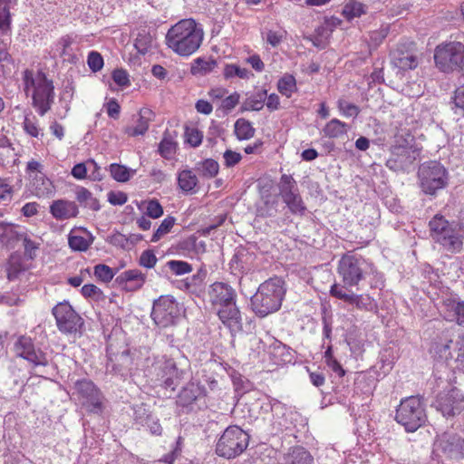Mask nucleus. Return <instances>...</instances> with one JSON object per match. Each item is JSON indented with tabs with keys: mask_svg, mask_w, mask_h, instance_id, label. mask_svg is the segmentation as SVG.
Returning a JSON list of instances; mask_svg holds the SVG:
<instances>
[{
	"mask_svg": "<svg viewBox=\"0 0 464 464\" xmlns=\"http://www.w3.org/2000/svg\"><path fill=\"white\" fill-rule=\"evenodd\" d=\"M180 315L179 304L170 295H161L154 301L151 318L160 328H167L176 324Z\"/></svg>",
	"mask_w": 464,
	"mask_h": 464,
	"instance_id": "nucleus-10",
	"label": "nucleus"
},
{
	"mask_svg": "<svg viewBox=\"0 0 464 464\" xmlns=\"http://www.w3.org/2000/svg\"><path fill=\"white\" fill-rule=\"evenodd\" d=\"M93 269L94 276L103 283L111 282L115 275L112 268L104 264L96 265Z\"/></svg>",
	"mask_w": 464,
	"mask_h": 464,
	"instance_id": "nucleus-45",
	"label": "nucleus"
},
{
	"mask_svg": "<svg viewBox=\"0 0 464 464\" xmlns=\"http://www.w3.org/2000/svg\"><path fill=\"white\" fill-rule=\"evenodd\" d=\"M437 408L444 416L459 414L464 410V394L457 387L441 392L437 398Z\"/></svg>",
	"mask_w": 464,
	"mask_h": 464,
	"instance_id": "nucleus-19",
	"label": "nucleus"
},
{
	"mask_svg": "<svg viewBox=\"0 0 464 464\" xmlns=\"http://www.w3.org/2000/svg\"><path fill=\"white\" fill-rule=\"evenodd\" d=\"M115 282L125 291L140 290L146 282V275L139 269H129L119 275Z\"/></svg>",
	"mask_w": 464,
	"mask_h": 464,
	"instance_id": "nucleus-21",
	"label": "nucleus"
},
{
	"mask_svg": "<svg viewBox=\"0 0 464 464\" xmlns=\"http://www.w3.org/2000/svg\"><path fill=\"white\" fill-rule=\"evenodd\" d=\"M146 214L151 218H158L163 215V208L157 199H150L147 203Z\"/></svg>",
	"mask_w": 464,
	"mask_h": 464,
	"instance_id": "nucleus-55",
	"label": "nucleus"
},
{
	"mask_svg": "<svg viewBox=\"0 0 464 464\" xmlns=\"http://www.w3.org/2000/svg\"><path fill=\"white\" fill-rule=\"evenodd\" d=\"M235 134L240 140H249L255 135V129L250 121L240 118L235 122Z\"/></svg>",
	"mask_w": 464,
	"mask_h": 464,
	"instance_id": "nucleus-37",
	"label": "nucleus"
},
{
	"mask_svg": "<svg viewBox=\"0 0 464 464\" xmlns=\"http://www.w3.org/2000/svg\"><path fill=\"white\" fill-rule=\"evenodd\" d=\"M284 464H314V458L304 447L295 446L283 457Z\"/></svg>",
	"mask_w": 464,
	"mask_h": 464,
	"instance_id": "nucleus-26",
	"label": "nucleus"
},
{
	"mask_svg": "<svg viewBox=\"0 0 464 464\" xmlns=\"http://www.w3.org/2000/svg\"><path fill=\"white\" fill-rule=\"evenodd\" d=\"M249 435L240 427L232 425L227 427L220 436L217 445L216 453L227 459L239 456L247 448Z\"/></svg>",
	"mask_w": 464,
	"mask_h": 464,
	"instance_id": "nucleus-7",
	"label": "nucleus"
},
{
	"mask_svg": "<svg viewBox=\"0 0 464 464\" xmlns=\"http://www.w3.org/2000/svg\"><path fill=\"white\" fill-rule=\"evenodd\" d=\"M23 124L24 130L28 135L34 138L39 136L40 129L38 127V121L35 116H32L31 114L25 115Z\"/></svg>",
	"mask_w": 464,
	"mask_h": 464,
	"instance_id": "nucleus-47",
	"label": "nucleus"
},
{
	"mask_svg": "<svg viewBox=\"0 0 464 464\" xmlns=\"http://www.w3.org/2000/svg\"><path fill=\"white\" fill-rule=\"evenodd\" d=\"M32 186L38 198L49 197L53 192V183L44 174H35L32 179Z\"/></svg>",
	"mask_w": 464,
	"mask_h": 464,
	"instance_id": "nucleus-28",
	"label": "nucleus"
},
{
	"mask_svg": "<svg viewBox=\"0 0 464 464\" xmlns=\"http://www.w3.org/2000/svg\"><path fill=\"white\" fill-rule=\"evenodd\" d=\"M223 75L226 79L238 77L240 79H248L252 73L246 68H241L236 64H226Z\"/></svg>",
	"mask_w": 464,
	"mask_h": 464,
	"instance_id": "nucleus-42",
	"label": "nucleus"
},
{
	"mask_svg": "<svg viewBox=\"0 0 464 464\" xmlns=\"http://www.w3.org/2000/svg\"><path fill=\"white\" fill-rule=\"evenodd\" d=\"M266 100V90H261L248 97L242 105V111H260Z\"/></svg>",
	"mask_w": 464,
	"mask_h": 464,
	"instance_id": "nucleus-35",
	"label": "nucleus"
},
{
	"mask_svg": "<svg viewBox=\"0 0 464 464\" xmlns=\"http://www.w3.org/2000/svg\"><path fill=\"white\" fill-rule=\"evenodd\" d=\"M110 172L111 177L119 182H126L130 179L129 169L122 165L111 164L110 166Z\"/></svg>",
	"mask_w": 464,
	"mask_h": 464,
	"instance_id": "nucleus-49",
	"label": "nucleus"
},
{
	"mask_svg": "<svg viewBox=\"0 0 464 464\" xmlns=\"http://www.w3.org/2000/svg\"><path fill=\"white\" fill-rule=\"evenodd\" d=\"M195 169L202 177L211 179L218 173L219 165L216 160L207 159L198 162Z\"/></svg>",
	"mask_w": 464,
	"mask_h": 464,
	"instance_id": "nucleus-36",
	"label": "nucleus"
},
{
	"mask_svg": "<svg viewBox=\"0 0 464 464\" xmlns=\"http://www.w3.org/2000/svg\"><path fill=\"white\" fill-rule=\"evenodd\" d=\"M158 259L152 250H145L141 253L139 260L140 266L145 268H152L155 266Z\"/></svg>",
	"mask_w": 464,
	"mask_h": 464,
	"instance_id": "nucleus-54",
	"label": "nucleus"
},
{
	"mask_svg": "<svg viewBox=\"0 0 464 464\" xmlns=\"http://www.w3.org/2000/svg\"><path fill=\"white\" fill-rule=\"evenodd\" d=\"M218 63L215 59L205 60L203 58H197L191 66V72L193 74H207L213 71Z\"/></svg>",
	"mask_w": 464,
	"mask_h": 464,
	"instance_id": "nucleus-39",
	"label": "nucleus"
},
{
	"mask_svg": "<svg viewBox=\"0 0 464 464\" xmlns=\"http://www.w3.org/2000/svg\"><path fill=\"white\" fill-rule=\"evenodd\" d=\"M402 140L396 137L395 143L391 148V156L386 161V167L393 171H400L409 167L416 160L417 151L411 142L413 137Z\"/></svg>",
	"mask_w": 464,
	"mask_h": 464,
	"instance_id": "nucleus-12",
	"label": "nucleus"
},
{
	"mask_svg": "<svg viewBox=\"0 0 464 464\" xmlns=\"http://www.w3.org/2000/svg\"><path fill=\"white\" fill-rule=\"evenodd\" d=\"M153 120L154 112L149 108H142L140 110L136 125L126 127L124 132L131 137L144 135Z\"/></svg>",
	"mask_w": 464,
	"mask_h": 464,
	"instance_id": "nucleus-24",
	"label": "nucleus"
},
{
	"mask_svg": "<svg viewBox=\"0 0 464 464\" xmlns=\"http://www.w3.org/2000/svg\"><path fill=\"white\" fill-rule=\"evenodd\" d=\"M209 300L213 305L220 307L236 302V292L227 284L216 282L210 285L208 291Z\"/></svg>",
	"mask_w": 464,
	"mask_h": 464,
	"instance_id": "nucleus-20",
	"label": "nucleus"
},
{
	"mask_svg": "<svg viewBox=\"0 0 464 464\" xmlns=\"http://www.w3.org/2000/svg\"><path fill=\"white\" fill-rule=\"evenodd\" d=\"M24 91L28 96L31 92L32 105L40 116L45 115L54 102V86L52 80L41 71L26 69L23 72Z\"/></svg>",
	"mask_w": 464,
	"mask_h": 464,
	"instance_id": "nucleus-3",
	"label": "nucleus"
},
{
	"mask_svg": "<svg viewBox=\"0 0 464 464\" xmlns=\"http://www.w3.org/2000/svg\"><path fill=\"white\" fill-rule=\"evenodd\" d=\"M151 416L144 403L133 407V419L136 423L145 425V422L150 421Z\"/></svg>",
	"mask_w": 464,
	"mask_h": 464,
	"instance_id": "nucleus-46",
	"label": "nucleus"
},
{
	"mask_svg": "<svg viewBox=\"0 0 464 464\" xmlns=\"http://www.w3.org/2000/svg\"><path fill=\"white\" fill-rule=\"evenodd\" d=\"M239 98H240V95L237 92H233L229 96L226 97L225 99L222 100V102H221L222 109H224L227 111H231L239 102Z\"/></svg>",
	"mask_w": 464,
	"mask_h": 464,
	"instance_id": "nucleus-60",
	"label": "nucleus"
},
{
	"mask_svg": "<svg viewBox=\"0 0 464 464\" xmlns=\"http://www.w3.org/2000/svg\"><path fill=\"white\" fill-rule=\"evenodd\" d=\"M453 101L455 107L464 115V84L455 90Z\"/></svg>",
	"mask_w": 464,
	"mask_h": 464,
	"instance_id": "nucleus-62",
	"label": "nucleus"
},
{
	"mask_svg": "<svg viewBox=\"0 0 464 464\" xmlns=\"http://www.w3.org/2000/svg\"><path fill=\"white\" fill-rule=\"evenodd\" d=\"M218 315L224 325L229 328L231 332H239L242 330L241 314L236 302H233L218 309Z\"/></svg>",
	"mask_w": 464,
	"mask_h": 464,
	"instance_id": "nucleus-22",
	"label": "nucleus"
},
{
	"mask_svg": "<svg viewBox=\"0 0 464 464\" xmlns=\"http://www.w3.org/2000/svg\"><path fill=\"white\" fill-rule=\"evenodd\" d=\"M175 224V218L173 217H168L160 225L157 230L151 237V242L159 241L164 235L169 233Z\"/></svg>",
	"mask_w": 464,
	"mask_h": 464,
	"instance_id": "nucleus-44",
	"label": "nucleus"
},
{
	"mask_svg": "<svg viewBox=\"0 0 464 464\" xmlns=\"http://www.w3.org/2000/svg\"><path fill=\"white\" fill-rule=\"evenodd\" d=\"M106 370L108 372L125 376L132 366L133 359L126 345L118 346L111 342L107 346Z\"/></svg>",
	"mask_w": 464,
	"mask_h": 464,
	"instance_id": "nucleus-15",
	"label": "nucleus"
},
{
	"mask_svg": "<svg viewBox=\"0 0 464 464\" xmlns=\"http://www.w3.org/2000/svg\"><path fill=\"white\" fill-rule=\"evenodd\" d=\"M434 450L449 459H463L464 439L454 432H444L436 439Z\"/></svg>",
	"mask_w": 464,
	"mask_h": 464,
	"instance_id": "nucleus-17",
	"label": "nucleus"
},
{
	"mask_svg": "<svg viewBox=\"0 0 464 464\" xmlns=\"http://www.w3.org/2000/svg\"><path fill=\"white\" fill-rule=\"evenodd\" d=\"M23 246L24 247V255L33 259L35 256V252L38 249V245L31 240L28 237H24Z\"/></svg>",
	"mask_w": 464,
	"mask_h": 464,
	"instance_id": "nucleus-61",
	"label": "nucleus"
},
{
	"mask_svg": "<svg viewBox=\"0 0 464 464\" xmlns=\"http://www.w3.org/2000/svg\"><path fill=\"white\" fill-rule=\"evenodd\" d=\"M74 389L77 400L88 411L95 414H101L103 411V395L91 380L76 381Z\"/></svg>",
	"mask_w": 464,
	"mask_h": 464,
	"instance_id": "nucleus-11",
	"label": "nucleus"
},
{
	"mask_svg": "<svg viewBox=\"0 0 464 464\" xmlns=\"http://www.w3.org/2000/svg\"><path fill=\"white\" fill-rule=\"evenodd\" d=\"M453 345V341L450 339H445L444 342H436L432 344V350L439 354L440 358L448 361L453 358V354L451 353V346Z\"/></svg>",
	"mask_w": 464,
	"mask_h": 464,
	"instance_id": "nucleus-40",
	"label": "nucleus"
},
{
	"mask_svg": "<svg viewBox=\"0 0 464 464\" xmlns=\"http://www.w3.org/2000/svg\"><path fill=\"white\" fill-rule=\"evenodd\" d=\"M75 198L83 208L98 211L101 208L99 200L94 198L91 191L83 187H79L75 192Z\"/></svg>",
	"mask_w": 464,
	"mask_h": 464,
	"instance_id": "nucleus-30",
	"label": "nucleus"
},
{
	"mask_svg": "<svg viewBox=\"0 0 464 464\" xmlns=\"http://www.w3.org/2000/svg\"><path fill=\"white\" fill-rule=\"evenodd\" d=\"M177 143L169 136H164L159 145L160 154L166 160H170L176 154Z\"/></svg>",
	"mask_w": 464,
	"mask_h": 464,
	"instance_id": "nucleus-41",
	"label": "nucleus"
},
{
	"mask_svg": "<svg viewBox=\"0 0 464 464\" xmlns=\"http://www.w3.org/2000/svg\"><path fill=\"white\" fill-rule=\"evenodd\" d=\"M152 36L143 31L142 33H139L136 40H135V48L140 53L145 54L152 44Z\"/></svg>",
	"mask_w": 464,
	"mask_h": 464,
	"instance_id": "nucleus-43",
	"label": "nucleus"
},
{
	"mask_svg": "<svg viewBox=\"0 0 464 464\" xmlns=\"http://www.w3.org/2000/svg\"><path fill=\"white\" fill-rule=\"evenodd\" d=\"M337 270L343 283H334L331 286L330 295L359 310L373 311L376 304L369 295H358L353 291V287L359 289L360 282L369 274L366 260L360 256L344 255L339 261Z\"/></svg>",
	"mask_w": 464,
	"mask_h": 464,
	"instance_id": "nucleus-1",
	"label": "nucleus"
},
{
	"mask_svg": "<svg viewBox=\"0 0 464 464\" xmlns=\"http://www.w3.org/2000/svg\"><path fill=\"white\" fill-rule=\"evenodd\" d=\"M149 372L160 385L171 390H175L183 377V371L177 367L173 359L167 356L156 358L149 369Z\"/></svg>",
	"mask_w": 464,
	"mask_h": 464,
	"instance_id": "nucleus-9",
	"label": "nucleus"
},
{
	"mask_svg": "<svg viewBox=\"0 0 464 464\" xmlns=\"http://www.w3.org/2000/svg\"><path fill=\"white\" fill-rule=\"evenodd\" d=\"M279 195L292 214L304 215L306 207L291 175L283 174L278 183Z\"/></svg>",
	"mask_w": 464,
	"mask_h": 464,
	"instance_id": "nucleus-14",
	"label": "nucleus"
},
{
	"mask_svg": "<svg viewBox=\"0 0 464 464\" xmlns=\"http://www.w3.org/2000/svg\"><path fill=\"white\" fill-rule=\"evenodd\" d=\"M395 420L407 432H414L427 421L425 402L420 396H410L401 401L396 409Z\"/></svg>",
	"mask_w": 464,
	"mask_h": 464,
	"instance_id": "nucleus-5",
	"label": "nucleus"
},
{
	"mask_svg": "<svg viewBox=\"0 0 464 464\" xmlns=\"http://www.w3.org/2000/svg\"><path fill=\"white\" fill-rule=\"evenodd\" d=\"M112 79L119 86L126 87L130 85L129 74L123 69H116L112 72Z\"/></svg>",
	"mask_w": 464,
	"mask_h": 464,
	"instance_id": "nucleus-57",
	"label": "nucleus"
},
{
	"mask_svg": "<svg viewBox=\"0 0 464 464\" xmlns=\"http://www.w3.org/2000/svg\"><path fill=\"white\" fill-rule=\"evenodd\" d=\"M338 109L346 117H357L361 111L360 108L343 99L338 101Z\"/></svg>",
	"mask_w": 464,
	"mask_h": 464,
	"instance_id": "nucleus-50",
	"label": "nucleus"
},
{
	"mask_svg": "<svg viewBox=\"0 0 464 464\" xmlns=\"http://www.w3.org/2000/svg\"><path fill=\"white\" fill-rule=\"evenodd\" d=\"M68 243L72 250L86 251L90 246V242L82 236L71 235Z\"/></svg>",
	"mask_w": 464,
	"mask_h": 464,
	"instance_id": "nucleus-51",
	"label": "nucleus"
},
{
	"mask_svg": "<svg viewBox=\"0 0 464 464\" xmlns=\"http://www.w3.org/2000/svg\"><path fill=\"white\" fill-rule=\"evenodd\" d=\"M277 90L282 94L290 98L296 91V81L291 74H285L277 82Z\"/></svg>",
	"mask_w": 464,
	"mask_h": 464,
	"instance_id": "nucleus-38",
	"label": "nucleus"
},
{
	"mask_svg": "<svg viewBox=\"0 0 464 464\" xmlns=\"http://www.w3.org/2000/svg\"><path fill=\"white\" fill-rule=\"evenodd\" d=\"M448 307L454 313V317L459 325L464 324V302L457 300H448Z\"/></svg>",
	"mask_w": 464,
	"mask_h": 464,
	"instance_id": "nucleus-48",
	"label": "nucleus"
},
{
	"mask_svg": "<svg viewBox=\"0 0 464 464\" xmlns=\"http://www.w3.org/2000/svg\"><path fill=\"white\" fill-rule=\"evenodd\" d=\"M12 195V187L5 179L0 178V203L10 201Z\"/></svg>",
	"mask_w": 464,
	"mask_h": 464,
	"instance_id": "nucleus-58",
	"label": "nucleus"
},
{
	"mask_svg": "<svg viewBox=\"0 0 464 464\" xmlns=\"http://www.w3.org/2000/svg\"><path fill=\"white\" fill-rule=\"evenodd\" d=\"M203 30L194 19H182L172 25L166 34V44L180 56H189L202 44Z\"/></svg>",
	"mask_w": 464,
	"mask_h": 464,
	"instance_id": "nucleus-2",
	"label": "nucleus"
},
{
	"mask_svg": "<svg viewBox=\"0 0 464 464\" xmlns=\"http://www.w3.org/2000/svg\"><path fill=\"white\" fill-rule=\"evenodd\" d=\"M128 200V197L124 192L121 191H111L108 194V201L113 206H121Z\"/></svg>",
	"mask_w": 464,
	"mask_h": 464,
	"instance_id": "nucleus-59",
	"label": "nucleus"
},
{
	"mask_svg": "<svg viewBox=\"0 0 464 464\" xmlns=\"http://www.w3.org/2000/svg\"><path fill=\"white\" fill-rule=\"evenodd\" d=\"M420 185L425 194L434 195L437 190L446 187L448 173L438 161H430L419 168Z\"/></svg>",
	"mask_w": 464,
	"mask_h": 464,
	"instance_id": "nucleus-8",
	"label": "nucleus"
},
{
	"mask_svg": "<svg viewBox=\"0 0 464 464\" xmlns=\"http://www.w3.org/2000/svg\"><path fill=\"white\" fill-rule=\"evenodd\" d=\"M242 157L239 153L227 150L224 153L225 165L227 167H233L241 160Z\"/></svg>",
	"mask_w": 464,
	"mask_h": 464,
	"instance_id": "nucleus-63",
	"label": "nucleus"
},
{
	"mask_svg": "<svg viewBox=\"0 0 464 464\" xmlns=\"http://www.w3.org/2000/svg\"><path fill=\"white\" fill-rule=\"evenodd\" d=\"M252 259V255L246 250L237 251L232 259L230 260V269L234 273H245L247 272L250 267L247 266L249 260Z\"/></svg>",
	"mask_w": 464,
	"mask_h": 464,
	"instance_id": "nucleus-29",
	"label": "nucleus"
},
{
	"mask_svg": "<svg viewBox=\"0 0 464 464\" xmlns=\"http://www.w3.org/2000/svg\"><path fill=\"white\" fill-rule=\"evenodd\" d=\"M430 229V236L435 241H443L444 238L440 237L444 230L450 227L448 220L442 216L436 215L429 223Z\"/></svg>",
	"mask_w": 464,
	"mask_h": 464,
	"instance_id": "nucleus-34",
	"label": "nucleus"
},
{
	"mask_svg": "<svg viewBox=\"0 0 464 464\" xmlns=\"http://www.w3.org/2000/svg\"><path fill=\"white\" fill-rule=\"evenodd\" d=\"M347 125L338 119H333L328 121L323 129L324 135L328 138L335 139L347 133Z\"/></svg>",
	"mask_w": 464,
	"mask_h": 464,
	"instance_id": "nucleus-33",
	"label": "nucleus"
},
{
	"mask_svg": "<svg viewBox=\"0 0 464 464\" xmlns=\"http://www.w3.org/2000/svg\"><path fill=\"white\" fill-rule=\"evenodd\" d=\"M57 328L63 334H72L83 324L82 317L74 311L69 302H61L52 310Z\"/></svg>",
	"mask_w": 464,
	"mask_h": 464,
	"instance_id": "nucleus-16",
	"label": "nucleus"
},
{
	"mask_svg": "<svg viewBox=\"0 0 464 464\" xmlns=\"http://www.w3.org/2000/svg\"><path fill=\"white\" fill-rule=\"evenodd\" d=\"M285 295V281L281 277H272L262 283L251 297V306L259 317L276 312Z\"/></svg>",
	"mask_w": 464,
	"mask_h": 464,
	"instance_id": "nucleus-4",
	"label": "nucleus"
},
{
	"mask_svg": "<svg viewBox=\"0 0 464 464\" xmlns=\"http://www.w3.org/2000/svg\"><path fill=\"white\" fill-rule=\"evenodd\" d=\"M50 213L57 220H65L77 217L79 209L73 201L57 199L51 204Z\"/></svg>",
	"mask_w": 464,
	"mask_h": 464,
	"instance_id": "nucleus-23",
	"label": "nucleus"
},
{
	"mask_svg": "<svg viewBox=\"0 0 464 464\" xmlns=\"http://www.w3.org/2000/svg\"><path fill=\"white\" fill-rule=\"evenodd\" d=\"M390 25L383 24L378 30H374L371 33V40L376 44H381L389 34Z\"/></svg>",
	"mask_w": 464,
	"mask_h": 464,
	"instance_id": "nucleus-56",
	"label": "nucleus"
},
{
	"mask_svg": "<svg viewBox=\"0 0 464 464\" xmlns=\"http://www.w3.org/2000/svg\"><path fill=\"white\" fill-rule=\"evenodd\" d=\"M205 387L198 382H188L179 394V402L182 406H188L198 399L205 396Z\"/></svg>",
	"mask_w": 464,
	"mask_h": 464,
	"instance_id": "nucleus-25",
	"label": "nucleus"
},
{
	"mask_svg": "<svg viewBox=\"0 0 464 464\" xmlns=\"http://www.w3.org/2000/svg\"><path fill=\"white\" fill-rule=\"evenodd\" d=\"M169 268L177 276H181L191 272V266L185 262L179 260H171L167 263Z\"/></svg>",
	"mask_w": 464,
	"mask_h": 464,
	"instance_id": "nucleus-52",
	"label": "nucleus"
},
{
	"mask_svg": "<svg viewBox=\"0 0 464 464\" xmlns=\"http://www.w3.org/2000/svg\"><path fill=\"white\" fill-rule=\"evenodd\" d=\"M81 292L84 297L98 298L102 295L101 289L92 284L84 285Z\"/></svg>",
	"mask_w": 464,
	"mask_h": 464,
	"instance_id": "nucleus-64",
	"label": "nucleus"
},
{
	"mask_svg": "<svg viewBox=\"0 0 464 464\" xmlns=\"http://www.w3.org/2000/svg\"><path fill=\"white\" fill-rule=\"evenodd\" d=\"M436 67L442 72H460L464 66V44L459 41H446L434 50Z\"/></svg>",
	"mask_w": 464,
	"mask_h": 464,
	"instance_id": "nucleus-6",
	"label": "nucleus"
},
{
	"mask_svg": "<svg viewBox=\"0 0 464 464\" xmlns=\"http://www.w3.org/2000/svg\"><path fill=\"white\" fill-rule=\"evenodd\" d=\"M87 63H88L90 69L92 72H99L102 68L103 58L100 53H98L96 51H92L88 55Z\"/></svg>",
	"mask_w": 464,
	"mask_h": 464,
	"instance_id": "nucleus-53",
	"label": "nucleus"
},
{
	"mask_svg": "<svg viewBox=\"0 0 464 464\" xmlns=\"http://www.w3.org/2000/svg\"><path fill=\"white\" fill-rule=\"evenodd\" d=\"M178 184L182 191L192 193L198 184V178L191 170L184 169L179 173Z\"/></svg>",
	"mask_w": 464,
	"mask_h": 464,
	"instance_id": "nucleus-31",
	"label": "nucleus"
},
{
	"mask_svg": "<svg viewBox=\"0 0 464 464\" xmlns=\"http://www.w3.org/2000/svg\"><path fill=\"white\" fill-rule=\"evenodd\" d=\"M392 64L401 71L414 70L419 64L416 44L401 40L390 53Z\"/></svg>",
	"mask_w": 464,
	"mask_h": 464,
	"instance_id": "nucleus-13",
	"label": "nucleus"
},
{
	"mask_svg": "<svg viewBox=\"0 0 464 464\" xmlns=\"http://www.w3.org/2000/svg\"><path fill=\"white\" fill-rule=\"evenodd\" d=\"M14 350L17 356L28 361L34 367H45L49 364L46 353L41 349H35L34 342L29 336H19L14 344Z\"/></svg>",
	"mask_w": 464,
	"mask_h": 464,
	"instance_id": "nucleus-18",
	"label": "nucleus"
},
{
	"mask_svg": "<svg viewBox=\"0 0 464 464\" xmlns=\"http://www.w3.org/2000/svg\"><path fill=\"white\" fill-rule=\"evenodd\" d=\"M440 237L444 240L436 242L441 245L444 249L452 253L460 251L463 244L461 236L451 226L444 230Z\"/></svg>",
	"mask_w": 464,
	"mask_h": 464,
	"instance_id": "nucleus-27",
	"label": "nucleus"
},
{
	"mask_svg": "<svg viewBox=\"0 0 464 464\" xmlns=\"http://www.w3.org/2000/svg\"><path fill=\"white\" fill-rule=\"evenodd\" d=\"M367 6L355 0H351L346 3L343 8V15L348 21L353 20V18L360 17L361 15L366 14Z\"/></svg>",
	"mask_w": 464,
	"mask_h": 464,
	"instance_id": "nucleus-32",
	"label": "nucleus"
}]
</instances>
